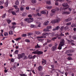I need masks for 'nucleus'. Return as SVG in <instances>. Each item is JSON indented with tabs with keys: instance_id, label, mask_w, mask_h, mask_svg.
Returning <instances> with one entry per match:
<instances>
[{
	"instance_id": "25",
	"label": "nucleus",
	"mask_w": 76,
	"mask_h": 76,
	"mask_svg": "<svg viewBox=\"0 0 76 76\" xmlns=\"http://www.w3.org/2000/svg\"><path fill=\"white\" fill-rule=\"evenodd\" d=\"M21 39V38L20 37L18 38L15 39V41H19V40H20V39Z\"/></svg>"
},
{
	"instance_id": "29",
	"label": "nucleus",
	"mask_w": 76,
	"mask_h": 76,
	"mask_svg": "<svg viewBox=\"0 0 76 76\" xmlns=\"http://www.w3.org/2000/svg\"><path fill=\"white\" fill-rule=\"evenodd\" d=\"M46 62L45 61H42V64L43 65H44V64H46Z\"/></svg>"
},
{
	"instance_id": "60",
	"label": "nucleus",
	"mask_w": 76,
	"mask_h": 76,
	"mask_svg": "<svg viewBox=\"0 0 76 76\" xmlns=\"http://www.w3.org/2000/svg\"><path fill=\"white\" fill-rule=\"evenodd\" d=\"M63 28H64V27L62 26L61 27L60 29L61 31H63Z\"/></svg>"
},
{
	"instance_id": "43",
	"label": "nucleus",
	"mask_w": 76,
	"mask_h": 76,
	"mask_svg": "<svg viewBox=\"0 0 76 76\" xmlns=\"http://www.w3.org/2000/svg\"><path fill=\"white\" fill-rule=\"evenodd\" d=\"M76 26H75V25L74 24H72L71 25V27L74 28V27H75Z\"/></svg>"
},
{
	"instance_id": "4",
	"label": "nucleus",
	"mask_w": 76,
	"mask_h": 76,
	"mask_svg": "<svg viewBox=\"0 0 76 76\" xmlns=\"http://www.w3.org/2000/svg\"><path fill=\"white\" fill-rule=\"evenodd\" d=\"M24 21L27 22L28 23H31V22L34 21V19L32 18H27L24 19Z\"/></svg>"
},
{
	"instance_id": "12",
	"label": "nucleus",
	"mask_w": 76,
	"mask_h": 76,
	"mask_svg": "<svg viewBox=\"0 0 76 76\" xmlns=\"http://www.w3.org/2000/svg\"><path fill=\"white\" fill-rule=\"evenodd\" d=\"M72 20V18H69L68 19H66L65 20V21L67 22H69V21H70V20Z\"/></svg>"
},
{
	"instance_id": "11",
	"label": "nucleus",
	"mask_w": 76,
	"mask_h": 76,
	"mask_svg": "<svg viewBox=\"0 0 76 76\" xmlns=\"http://www.w3.org/2000/svg\"><path fill=\"white\" fill-rule=\"evenodd\" d=\"M70 12H67V11H62V14H66L67 15H69V14H70Z\"/></svg>"
},
{
	"instance_id": "2",
	"label": "nucleus",
	"mask_w": 76,
	"mask_h": 76,
	"mask_svg": "<svg viewBox=\"0 0 76 76\" xmlns=\"http://www.w3.org/2000/svg\"><path fill=\"white\" fill-rule=\"evenodd\" d=\"M60 19L57 17L56 19L52 20L51 22V23H58L60 22Z\"/></svg>"
},
{
	"instance_id": "35",
	"label": "nucleus",
	"mask_w": 76,
	"mask_h": 76,
	"mask_svg": "<svg viewBox=\"0 0 76 76\" xmlns=\"http://www.w3.org/2000/svg\"><path fill=\"white\" fill-rule=\"evenodd\" d=\"M33 34H32L31 33H28L27 34V36H31L32 35H33Z\"/></svg>"
},
{
	"instance_id": "22",
	"label": "nucleus",
	"mask_w": 76,
	"mask_h": 76,
	"mask_svg": "<svg viewBox=\"0 0 76 76\" xmlns=\"http://www.w3.org/2000/svg\"><path fill=\"white\" fill-rule=\"evenodd\" d=\"M9 35H13V31H10L9 32Z\"/></svg>"
},
{
	"instance_id": "10",
	"label": "nucleus",
	"mask_w": 76,
	"mask_h": 76,
	"mask_svg": "<svg viewBox=\"0 0 76 76\" xmlns=\"http://www.w3.org/2000/svg\"><path fill=\"white\" fill-rule=\"evenodd\" d=\"M35 23H36V24H38V27H41V23L40 22L38 21H35Z\"/></svg>"
},
{
	"instance_id": "33",
	"label": "nucleus",
	"mask_w": 76,
	"mask_h": 76,
	"mask_svg": "<svg viewBox=\"0 0 76 76\" xmlns=\"http://www.w3.org/2000/svg\"><path fill=\"white\" fill-rule=\"evenodd\" d=\"M11 13L12 14V15H16V13H15V12H14V11H11Z\"/></svg>"
},
{
	"instance_id": "61",
	"label": "nucleus",
	"mask_w": 76,
	"mask_h": 76,
	"mask_svg": "<svg viewBox=\"0 0 76 76\" xmlns=\"http://www.w3.org/2000/svg\"><path fill=\"white\" fill-rule=\"evenodd\" d=\"M71 53H73V52H75V50L71 49Z\"/></svg>"
},
{
	"instance_id": "21",
	"label": "nucleus",
	"mask_w": 76,
	"mask_h": 76,
	"mask_svg": "<svg viewBox=\"0 0 76 76\" xmlns=\"http://www.w3.org/2000/svg\"><path fill=\"white\" fill-rule=\"evenodd\" d=\"M28 58L29 59H32V55L31 54H30L28 55Z\"/></svg>"
},
{
	"instance_id": "28",
	"label": "nucleus",
	"mask_w": 76,
	"mask_h": 76,
	"mask_svg": "<svg viewBox=\"0 0 76 76\" xmlns=\"http://www.w3.org/2000/svg\"><path fill=\"white\" fill-rule=\"evenodd\" d=\"M9 3H8V1H7L5 3V4L6 7H7V6H8V4Z\"/></svg>"
},
{
	"instance_id": "56",
	"label": "nucleus",
	"mask_w": 76,
	"mask_h": 76,
	"mask_svg": "<svg viewBox=\"0 0 76 76\" xmlns=\"http://www.w3.org/2000/svg\"><path fill=\"white\" fill-rule=\"evenodd\" d=\"M4 36H6L7 35H8V33L7 32H5L4 34Z\"/></svg>"
},
{
	"instance_id": "46",
	"label": "nucleus",
	"mask_w": 76,
	"mask_h": 76,
	"mask_svg": "<svg viewBox=\"0 0 76 76\" xmlns=\"http://www.w3.org/2000/svg\"><path fill=\"white\" fill-rule=\"evenodd\" d=\"M19 51V50H15V53L16 54H18V52Z\"/></svg>"
},
{
	"instance_id": "52",
	"label": "nucleus",
	"mask_w": 76,
	"mask_h": 76,
	"mask_svg": "<svg viewBox=\"0 0 76 76\" xmlns=\"http://www.w3.org/2000/svg\"><path fill=\"white\" fill-rule=\"evenodd\" d=\"M36 34H37V35H39V34H41V33L39 31H37L36 32Z\"/></svg>"
},
{
	"instance_id": "64",
	"label": "nucleus",
	"mask_w": 76,
	"mask_h": 76,
	"mask_svg": "<svg viewBox=\"0 0 76 76\" xmlns=\"http://www.w3.org/2000/svg\"><path fill=\"white\" fill-rule=\"evenodd\" d=\"M26 10H29V7H26Z\"/></svg>"
},
{
	"instance_id": "13",
	"label": "nucleus",
	"mask_w": 76,
	"mask_h": 76,
	"mask_svg": "<svg viewBox=\"0 0 76 76\" xmlns=\"http://www.w3.org/2000/svg\"><path fill=\"white\" fill-rule=\"evenodd\" d=\"M48 23H49V21H46L44 23V25H45V26H47V25L48 24Z\"/></svg>"
},
{
	"instance_id": "63",
	"label": "nucleus",
	"mask_w": 76,
	"mask_h": 76,
	"mask_svg": "<svg viewBox=\"0 0 76 76\" xmlns=\"http://www.w3.org/2000/svg\"><path fill=\"white\" fill-rule=\"evenodd\" d=\"M44 74H43V73L42 72H40V76H43Z\"/></svg>"
},
{
	"instance_id": "42",
	"label": "nucleus",
	"mask_w": 76,
	"mask_h": 76,
	"mask_svg": "<svg viewBox=\"0 0 76 76\" xmlns=\"http://www.w3.org/2000/svg\"><path fill=\"white\" fill-rule=\"evenodd\" d=\"M6 16V14L5 13L2 16V18H5V17Z\"/></svg>"
},
{
	"instance_id": "55",
	"label": "nucleus",
	"mask_w": 76,
	"mask_h": 76,
	"mask_svg": "<svg viewBox=\"0 0 76 76\" xmlns=\"http://www.w3.org/2000/svg\"><path fill=\"white\" fill-rule=\"evenodd\" d=\"M26 41L27 42H30L29 40L28 39H26Z\"/></svg>"
},
{
	"instance_id": "59",
	"label": "nucleus",
	"mask_w": 76,
	"mask_h": 76,
	"mask_svg": "<svg viewBox=\"0 0 76 76\" xmlns=\"http://www.w3.org/2000/svg\"><path fill=\"white\" fill-rule=\"evenodd\" d=\"M12 24L13 25H16L17 24L15 22H13L12 23Z\"/></svg>"
},
{
	"instance_id": "1",
	"label": "nucleus",
	"mask_w": 76,
	"mask_h": 76,
	"mask_svg": "<svg viewBox=\"0 0 76 76\" xmlns=\"http://www.w3.org/2000/svg\"><path fill=\"white\" fill-rule=\"evenodd\" d=\"M65 41H64V39H62L61 40L60 43L59 45V47L58 48V50H61L62 47L65 45Z\"/></svg>"
},
{
	"instance_id": "38",
	"label": "nucleus",
	"mask_w": 76,
	"mask_h": 76,
	"mask_svg": "<svg viewBox=\"0 0 76 76\" xmlns=\"http://www.w3.org/2000/svg\"><path fill=\"white\" fill-rule=\"evenodd\" d=\"M39 46L38 45V44H37V45L35 46V48H39Z\"/></svg>"
},
{
	"instance_id": "54",
	"label": "nucleus",
	"mask_w": 76,
	"mask_h": 76,
	"mask_svg": "<svg viewBox=\"0 0 76 76\" xmlns=\"http://www.w3.org/2000/svg\"><path fill=\"white\" fill-rule=\"evenodd\" d=\"M54 15V13H51L50 14V16H53V15Z\"/></svg>"
},
{
	"instance_id": "20",
	"label": "nucleus",
	"mask_w": 76,
	"mask_h": 76,
	"mask_svg": "<svg viewBox=\"0 0 76 76\" xmlns=\"http://www.w3.org/2000/svg\"><path fill=\"white\" fill-rule=\"evenodd\" d=\"M31 2L33 4H35V3H36V2H37V1H36V0H32L31 1Z\"/></svg>"
},
{
	"instance_id": "62",
	"label": "nucleus",
	"mask_w": 76,
	"mask_h": 76,
	"mask_svg": "<svg viewBox=\"0 0 76 76\" xmlns=\"http://www.w3.org/2000/svg\"><path fill=\"white\" fill-rule=\"evenodd\" d=\"M3 8H4V7H3V6H0V9H3Z\"/></svg>"
},
{
	"instance_id": "41",
	"label": "nucleus",
	"mask_w": 76,
	"mask_h": 76,
	"mask_svg": "<svg viewBox=\"0 0 76 76\" xmlns=\"http://www.w3.org/2000/svg\"><path fill=\"white\" fill-rule=\"evenodd\" d=\"M7 20V22H8V23H9V24H10V23L11 22V21L10 20Z\"/></svg>"
},
{
	"instance_id": "18",
	"label": "nucleus",
	"mask_w": 76,
	"mask_h": 76,
	"mask_svg": "<svg viewBox=\"0 0 76 76\" xmlns=\"http://www.w3.org/2000/svg\"><path fill=\"white\" fill-rule=\"evenodd\" d=\"M43 31L44 32H49L50 30L46 28H45L43 29Z\"/></svg>"
},
{
	"instance_id": "49",
	"label": "nucleus",
	"mask_w": 76,
	"mask_h": 76,
	"mask_svg": "<svg viewBox=\"0 0 76 76\" xmlns=\"http://www.w3.org/2000/svg\"><path fill=\"white\" fill-rule=\"evenodd\" d=\"M68 59V60H72V58L70 57H69Z\"/></svg>"
},
{
	"instance_id": "39",
	"label": "nucleus",
	"mask_w": 76,
	"mask_h": 76,
	"mask_svg": "<svg viewBox=\"0 0 76 76\" xmlns=\"http://www.w3.org/2000/svg\"><path fill=\"white\" fill-rule=\"evenodd\" d=\"M56 30H58L60 29V27L57 26L56 27Z\"/></svg>"
},
{
	"instance_id": "19",
	"label": "nucleus",
	"mask_w": 76,
	"mask_h": 76,
	"mask_svg": "<svg viewBox=\"0 0 76 76\" xmlns=\"http://www.w3.org/2000/svg\"><path fill=\"white\" fill-rule=\"evenodd\" d=\"M45 7L46 8V9H51V8H52V7L51 6H46Z\"/></svg>"
},
{
	"instance_id": "32",
	"label": "nucleus",
	"mask_w": 76,
	"mask_h": 76,
	"mask_svg": "<svg viewBox=\"0 0 76 76\" xmlns=\"http://www.w3.org/2000/svg\"><path fill=\"white\" fill-rule=\"evenodd\" d=\"M41 14H44L45 15V14H46V12L44 11H41Z\"/></svg>"
},
{
	"instance_id": "17",
	"label": "nucleus",
	"mask_w": 76,
	"mask_h": 76,
	"mask_svg": "<svg viewBox=\"0 0 76 76\" xmlns=\"http://www.w3.org/2000/svg\"><path fill=\"white\" fill-rule=\"evenodd\" d=\"M42 70V67L41 66H39L38 67V70L39 71H41Z\"/></svg>"
},
{
	"instance_id": "27",
	"label": "nucleus",
	"mask_w": 76,
	"mask_h": 76,
	"mask_svg": "<svg viewBox=\"0 0 76 76\" xmlns=\"http://www.w3.org/2000/svg\"><path fill=\"white\" fill-rule=\"evenodd\" d=\"M47 4H51V1H48L46 2Z\"/></svg>"
},
{
	"instance_id": "7",
	"label": "nucleus",
	"mask_w": 76,
	"mask_h": 76,
	"mask_svg": "<svg viewBox=\"0 0 76 76\" xmlns=\"http://www.w3.org/2000/svg\"><path fill=\"white\" fill-rule=\"evenodd\" d=\"M44 35L47 36V33H44L43 34V36H39L37 37V38H45L46 37H44Z\"/></svg>"
},
{
	"instance_id": "47",
	"label": "nucleus",
	"mask_w": 76,
	"mask_h": 76,
	"mask_svg": "<svg viewBox=\"0 0 76 76\" xmlns=\"http://www.w3.org/2000/svg\"><path fill=\"white\" fill-rule=\"evenodd\" d=\"M31 26V28H35V27L36 26L34 25H32Z\"/></svg>"
},
{
	"instance_id": "51",
	"label": "nucleus",
	"mask_w": 76,
	"mask_h": 76,
	"mask_svg": "<svg viewBox=\"0 0 76 76\" xmlns=\"http://www.w3.org/2000/svg\"><path fill=\"white\" fill-rule=\"evenodd\" d=\"M37 16H41V14H39V13H37Z\"/></svg>"
},
{
	"instance_id": "44",
	"label": "nucleus",
	"mask_w": 76,
	"mask_h": 76,
	"mask_svg": "<svg viewBox=\"0 0 76 76\" xmlns=\"http://www.w3.org/2000/svg\"><path fill=\"white\" fill-rule=\"evenodd\" d=\"M57 39V37H54L52 38V41H54V40H55V39Z\"/></svg>"
},
{
	"instance_id": "6",
	"label": "nucleus",
	"mask_w": 76,
	"mask_h": 76,
	"mask_svg": "<svg viewBox=\"0 0 76 76\" xmlns=\"http://www.w3.org/2000/svg\"><path fill=\"white\" fill-rule=\"evenodd\" d=\"M62 6H63V7H66V8H65V10L68 9V8L69 7V5H68V4L67 3H63L62 4Z\"/></svg>"
},
{
	"instance_id": "5",
	"label": "nucleus",
	"mask_w": 76,
	"mask_h": 76,
	"mask_svg": "<svg viewBox=\"0 0 76 76\" xmlns=\"http://www.w3.org/2000/svg\"><path fill=\"white\" fill-rule=\"evenodd\" d=\"M25 55V54L24 53H23L20 54H19L18 55L17 58H18V59L22 58H23L24 56Z\"/></svg>"
},
{
	"instance_id": "57",
	"label": "nucleus",
	"mask_w": 76,
	"mask_h": 76,
	"mask_svg": "<svg viewBox=\"0 0 76 76\" xmlns=\"http://www.w3.org/2000/svg\"><path fill=\"white\" fill-rule=\"evenodd\" d=\"M51 40H49L48 39L47 42H48V43L49 42H51Z\"/></svg>"
},
{
	"instance_id": "9",
	"label": "nucleus",
	"mask_w": 76,
	"mask_h": 76,
	"mask_svg": "<svg viewBox=\"0 0 76 76\" xmlns=\"http://www.w3.org/2000/svg\"><path fill=\"white\" fill-rule=\"evenodd\" d=\"M57 48L56 47H55V46H53L51 48V50L52 51H54L55 50H56Z\"/></svg>"
},
{
	"instance_id": "23",
	"label": "nucleus",
	"mask_w": 76,
	"mask_h": 76,
	"mask_svg": "<svg viewBox=\"0 0 76 76\" xmlns=\"http://www.w3.org/2000/svg\"><path fill=\"white\" fill-rule=\"evenodd\" d=\"M26 15V12H24L22 14V16H23V17L25 16Z\"/></svg>"
},
{
	"instance_id": "26",
	"label": "nucleus",
	"mask_w": 76,
	"mask_h": 76,
	"mask_svg": "<svg viewBox=\"0 0 76 76\" xmlns=\"http://www.w3.org/2000/svg\"><path fill=\"white\" fill-rule=\"evenodd\" d=\"M20 76H28L26 74H21L20 75Z\"/></svg>"
},
{
	"instance_id": "36",
	"label": "nucleus",
	"mask_w": 76,
	"mask_h": 76,
	"mask_svg": "<svg viewBox=\"0 0 76 76\" xmlns=\"http://www.w3.org/2000/svg\"><path fill=\"white\" fill-rule=\"evenodd\" d=\"M71 24H72V23L70 22L66 23V25H67V26H69V25H70Z\"/></svg>"
},
{
	"instance_id": "15",
	"label": "nucleus",
	"mask_w": 76,
	"mask_h": 76,
	"mask_svg": "<svg viewBox=\"0 0 76 76\" xmlns=\"http://www.w3.org/2000/svg\"><path fill=\"white\" fill-rule=\"evenodd\" d=\"M68 42L69 43V44H70L71 43H73L74 41L72 40H67Z\"/></svg>"
},
{
	"instance_id": "37",
	"label": "nucleus",
	"mask_w": 76,
	"mask_h": 76,
	"mask_svg": "<svg viewBox=\"0 0 76 76\" xmlns=\"http://www.w3.org/2000/svg\"><path fill=\"white\" fill-rule=\"evenodd\" d=\"M23 58L24 59H28V57L26 56L25 55H24Z\"/></svg>"
},
{
	"instance_id": "34",
	"label": "nucleus",
	"mask_w": 76,
	"mask_h": 76,
	"mask_svg": "<svg viewBox=\"0 0 76 76\" xmlns=\"http://www.w3.org/2000/svg\"><path fill=\"white\" fill-rule=\"evenodd\" d=\"M15 4L16 5H19V1L18 0H17L15 2Z\"/></svg>"
},
{
	"instance_id": "31",
	"label": "nucleus",
	"mask_w": 76,
	"mask_h": 76,
	"mask_svg": "<svg viewBox=\"0 0 76 76\" xmlns=\"http://www.w3.org/2000/svg\"><path fill=\"white\" fill-rule=\"evenodd\" d=\"M51 28H52V26H47L46 27V28L47 29H51Z\"/></svg>"
},
{
	"instance_id": "14",
	"label": "nucleus",
	"mask_w": 76,
	"mask_h": 76,
	"mask_svg": "<svg viewBox=\"0 0 76 76\" xmlns=\"http://www.w3.org/2000/svg\"><path fill=\"white\" fill-rule=\"evenodd\" d=\"M72 53V52L71 51V50H66L65 53V54H68V53Z\"/></svg>"
},
{
	"instance_id": "16",
	"label": "nucleus",
	"mask_w": 76,
	"mask_h": 76,
	"mask_svg": "<svg viewBox=\"0 0 76 76\" xmlns=\"http://www.w3.org/2000/svg\"><path fill=\"white\" fill-rule=\"evenodd\" d=\"M50 37H54V35H55V33L53 32H52L51 33H50Z\"/></svg>"
},
{
	"instance_id": "3",
	"label": "nucleus",
	"mask_w": 76,
	"mask_h": 76,
	"mask_svg": "<svg viewBox=\"0 0 76 76\" xmlns=\"http://www.w3.org/2000/svg\"><path fill=\"white\" fill-rule=\"evenodd\" d=\"M32 54H38V55H40L41 54H43V52L41 51H39V50H37L33 52Z\"/></svg>"
},
{
	"instance_id": "40",
	"label": "nucleus",
	"mask_w": 76,
	"mask_h": 76,
	"mask_svg": "<svg viewBox=\"0 0 76 76\" xmlns=\"http://www.w3.org/2000/svg\"><path fill=\"white\" fill-rule=\"evenodd\" d=\"M24 9H25L24 8L22 7H21L20 8V10L21 11H22V10H24Z\"/></svg>"
},
{
	"instance_id": "30",
	"label": "nucleus",
	"mask_w": 76,
	"mask_h": 76,
	"mask_svg": "<svg viewBox=\"0 0 76 76\" xmlns=\"http://www.w3.org/2000/svg\"><path fill=\"white\" fill-rule=\"evenodd\" d=\"M69 29V27L67 26H66V27L64 28V30L65 31H66V30H67Z\"/></svg>"
},
{
	"instance_id": "58",
	"label": "nucleus",
	"mask_w": 76,
	"mask_h": 76,
	"mask_svg": "<svg viewBox=\"0 0 76 76\" xmlns=\"http://www.w3.org/2000/svg\"><path fill=\"white\" fill-rule=\"evenodd\" d=\"M67 56H72V54L71 53H69L67 54Z\"/></svg>"
},
{
	"instance_id": "8",
	"label": "nucleus",
	"mask_w": 76,
	"mask_h": 76,
	"mask_svg": "<svg viewBox=\"0 0 76 76\" xmlns=\"http://www.w3.org/2000/svg\"><path fill=\"white\" fill-rule=\"evenodd\" d=\"M13 7L15 8V9L17 10H16V13H18L19 12V8H18V6L17 5H13Z\"/></svg>"
},
{
	"instance_id": "48",
	"label": "nucleus",
	"mask_w": 76,
	"mask_h": 76,
	"mask_svg": "<svg viewBox=\"0 0 76 76\" xmlns=\"http://www.w3.org/2000/svg\"><path fill=\"white\" fill-rule=\"evenodd\" d=\"M72 38L74 39H76V35L73 36L72 37Z\"/></svg>"
},
{
	"instance_id": "50",
	"label": "nucleus",
	"mask_w": 76,
	"mask_h": 76,
	"mask_svg": "<svg viewBox=\"0 0 76 76\" xmlns=\"http://www.w3.org/2000/svg\"><path fill=\"white\" fill-rule=\"evenodd\" d=\"M58 45V43H56L55 44V47H56V48H57V46Z\"/></svg>"
},
{
	"instance_id": "24",
	"label": "nucleus",
	"mask_w": 76,
	"mask_h": 76,
	"mask_svg": "<svg viewBox=\"0 0 76 76\" xmlns=\"http://www.w3.org/2000/svg\"><path fill=\"white\" fill-rule=\"evenodd\" d=\"M56 9H54L51 10V12H52V13H55V12H56Z\"/></svg>"
},
{
	"instance_id": "45",
	"label": "nucleus",
	"mask_w": 76,
	"mask_h": 76,
	"mask_svg": "<svg viewBox=\"0 0 76 76\" xmlns=\"http://www.w3.org/2000/svg\"><path fill=\"white\" fill-rule=\"evenodd\" d=\"M26 34H23L22 35V37H25L26 36Z\"/></svg>"
},
{
	"instance_id": "53",
	"label": "nucleus",
	"mask_w": 76,
	"mask_h": 76,
	"mask_svg": "<svg viewBox=\"0 0 76 76\" xmlns=\"http://www.w3.org/2000/svg\"><path fill=\"white\" fill-rule=\"evenodd\" d=\"M60 10V9L58 7H56V11H58V10Z\"/></svg>"
}]
</instances>
